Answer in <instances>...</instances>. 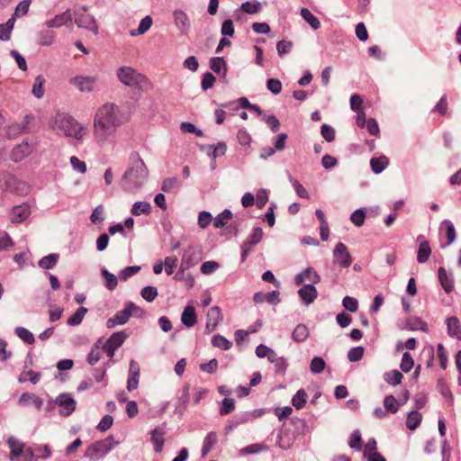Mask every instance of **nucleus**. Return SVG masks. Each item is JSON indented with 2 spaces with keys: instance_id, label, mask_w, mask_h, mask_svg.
<instances>
[{
  "instance_id": "ddd939ff",
  "label": "nucleus",
  "mask_w": 461,
  "mask_h": 461,
  "mask_svg": "<svg viewBox=\"0 0 461 461\" xmlns=\"http://www.w3.org/2000/svg\"><path fill=\"white\" fill-rule=\"evenodd\" d=\"M199 259L195 257V252L193 247H189L183 253L180 270L185 272V270L193 267L198 263Z\"/></svg>"
},
{
  "instance_id": "f704fd0d",
  "label": "nucleus",
  "mask_w": 461,
  "mask_h": 461,
  "mask_svg": "<svg viewBox=\"0 0 461 461\" xmlns=\"http://www.w3.org/2000/svg\"><path fill=\"white\" fill-rule=\"evenodd\" d=\"M309 336L308 328L304 324H299L293 331L292 337L296 342L304 341Z\"/></svg>"
},
{
  "instance_id": "13d9d810",
  "label": "nucleus",
  "mask_w": 461,
  "mask_h": 461,
  "mask_svg": "<svg viewBox=\"0 0 461 461\" xmlns=\"http://www.w3.org/2000/svg\"><path fill=\"white\" fill-rule=\"evenodd\" d=\"M140 270V267H127L119 273V278L122 281H126L128 278L136 275Z\"/></svg>"
},
{
  "instance_id": "9b49d317",
  "label": "nucleus",
  "mask_w": 461,
  "mask_h": 461,
  "mask_svg": "<svg viewBox=\"0 0 461 461\" xmlns=\"http://www.w3.org/2000/svg\"><path fill=\"white\" fill-rule=\"evenodd\" d=\"M31 213L30 207L26 203L13 207L10 212V221L13 223H20L25 221Z\"/></svg>"
},
{
  "instance_id": "c9c22d12",
  "label": "nucleus",
  "mask_w": 461,
  "mask_h": 461,
  "mask_svg": "<svg viewBox=\"0 0 461 461\" xmlns=\"http://www.w3.org/2000/svg\"><path fill=\"white\" fill-rule=\"evenodd\" d=\"M152 23H153V20H152L151 16H149V15L145 16L140 21L138 29L136 31L131 32V35L136 36V35L144 34L147 31L149 30V28L152 25Z\"/></svg>"
},
{
  "instance_id": "09e8293b",
  "label": "nucleus",
  "mask_w": 461,
  "mask_h": 461,
  "mask_svg": "<svg viewBox=\"0 0 461 461\" xmlns=\"http://www.w3.org/2000/svg\"><path fill=\"white\" fill-rule=\"evenodd\" d=\"M414 361L411 355L409 352L403 353L400 365L401 369L407 373L412 369Z\"/></svg>"
},
{
  "instance_id": "9d476101",
  "label": "nucleus",
  "mask_w": 461,
  "mask_h": 461,
  "mask_svg": "<svg viewBox=\"0 0 461 461\" xmlns=\"http://www.w3.org/2000/svg\"><path fill=\"white\" fill-rule=\"evenodd\" d=\"M95 77L77 76L70 79V83L76 86L81 92H91L95 85Z\"/></svg>"
},
{
  "instance_id": "423d86ee",
  "label": "nucleus",
  "mask_w": 461,
  "mask_h": 461,
  "mask_svg": "<svg viewBox=\"0 0 461 461\" xmlns=\"http://www.w3.org/2000/svg\"><path fill=\"white\" fill-rule=\"evenodd\" d=\"M333 263L342 268L349 267L353 261L347 246L342 242L336 244L333 250Z\"/></svg>"
},
{
  "instance_id": "2f4dec72",
  "label": "nucleus",
  "mask_w": 461,
  "mask_h": 461,
  "mask_svg": "<svg viewBox=\"0 0 461 461\" xmlns=\"http://www.w3.org/2000/svg\"><path fill=\"white\" fill-rule=\"evenodd\" d=\"M421 420L422 415L419 411H411L407 417L406 426L409 429L414 430L419 427V425L421 422Z\"/></svg>"
},
{
  "instance_id": "f03ea898",
  "label": "nucleus",
  "mask_w": 461,
  "mask_h": 461,
  "mask_svg": "<svg viewBox=\"0 0 461 461\" xmlns=\"http://www.w3.org/2000/svg\"><path fill=\"white\" fill-rule=\"evenodd\" d=\"M149 170L137 152L130 156V167L125 171L122 180L126 188H138L147 180Z\"/></svg>"
},
{
  "instance_id": "c03bdc74",
  "label": "nucleus",
  "mask_w": 461,
  "mask_h": 461,
  "mask_svg": "<svg viewBox=\"0 0 461 461\" xmlns=\"http://www.w3.org/2000/svg\"><path fill=\"white\" fill-rule=\"evenodd\" d=\"M326 366V363L322 357H315L312 359L310 364V370L313 374H321Z\"/></svg>"
},
{
  "instance_id": "c85d7f7f",
  "label": "nucleus",
  "mask_w": 461,
  "mask_h": 461,
  "mask_svg": "<svg viewBox=\"0 0 461 461\" xmlns=\"http://www.w3.org/2000/svg\"><path fill=\"white\" fill-rule=\"evenodd\" d=\"M301 15L312 29L317 30L321 27L319 19L307 8L301 9Z\"/></svg>"
},
{
  "instance_id": "393cba45",
  "label": "nucleus",
  "mask_w": 461,
  "mask_h": 461,
  "mask_svg": "<svg viewBox=\"0 0 461 461\" xmlns=\"http://www.w3.org/2000/svg\"><path fill=\"white\" fill-rule=\"evenodd\" d=\"M389 165V158L386 156H380L378 158H372L370 166L374 173L379 174Z\"/></svg>"
},
{
  "instance_id": "f3484780",
  "label": "nucleus",
  "mask_w": 461,
  "mask_h": 461,
  "mask_svg": "<svg viewBox=\"0 0 461 461\" xmlns=\"http://www.w3.org/2000/svg\"><path fill=\"white\" fill-rule=\"evenodd\" d=\"M438 278L443 290L447 294H450L454 290V280L452 276L447 273L443 267H440L438 269Z\"/></svg>"
},
{
  "instance_id": "7ed1b4c3",
  "label": "nucleus",
  "mask_w": 461,
  "mask_h": 461,
  "mask_svg": "<svg viewBox=\"0 0 461 461\" xmlns=\"http://www.w3.org/2000/svg\"><path fill=\"white\" fill-rule=\"evenodd\" d=\"M53 128L61 131L66 136L81 140L86 133V128L71 116L57 115Z\"/></svg>"
},
{
  "instance_id": "412c9836",
  "label": "nucleus",
  "mask_w": 461,
  "mask_h": 461,
  "mask_svg": "<svg viewBox=\"0 0 461 461\" xmlns=\"http://www.w3.org/2000/svg\"><path fill=\"white\" fill-rule=\"evenodd\" d=\"M447 334L461 340V324L456 317H449L447 319Z\"/></svg>"
},
{
  "instance_id": "603ef678",
  "label": "nucleus",
  "mask_w": 461,
  "mask_h": 461,
  "mask_svg": "<svg viewBox=\"0 0 461 461\" xmlns=\"http://www.w3.org/2000/svg\"><path fill=\"white\" fill-rule=\"evenodd\" d=\"M38 459H46L50 456L51 449L49 445H36L33 447Z\"/></svg>"
},
{
  "instance_id": "a211bd4d",
  "label": "nucleus",
  "mask_w": 461,
  "mask_h": 461,
  "mask_svg": "<svg viewBox=\"0 0 461 461\" xmlns=\"http://www.w3.org/2000/svg\"><path fill=\"white\" fill-rule=\"evenodd\" d=\"M72 17L69 10L66 12L57 14L54 18L46 22V26L48 28H59L68 23L71 22Z\"/></svg>"
},
{
  "instance_id": "20e7f679",
  "label": "nucleus",
  "mask_w": 461,
  "mask_h": 461,
  "mask_svg": "<svg viewBox=\"0 0 461 461\" xmlns=\"http://www.w3.org/2000/svg\"><path fill=\"white\" fill-rule=\"evenodd\" d=\"M117 442L114 441L113 437H107L104 439L98 440L91 444L86 450V456L91 460H98L104 456L109 451H111Z\"/></svg>"
},
{
  "instance_id": "2eb2a0df",
  "label": "nucleus",
  "mask_w": 461,
  "mask_h": 461,
  "mask_svg": "<svg viewBox=\"0 0 461 461\" xmlns=\"http://www.w3.org/2000/svg\"><path fill=\"white\" fill-rule=\"evenodd\" d=\"M294 434L286 429H282L277 436L276 444L282 449L290 448L294 442Z\"/></svg>"
},
{
  "instance_id": "4d7b16f0",
  "label": "nucleus",
  "mask_w": 461,
  "mask_h": 461,
  "mask_svg": "<svg viewBox=\"0 0 461 461\" xmlns=\"http://www.w3.org/2000/svg\"><path fill=\"white\" fill-rule=\"evenodd\" d=\"M364 356V348L363 347H355L352 348L348 352V358L351 362L359 361Z\"/></svg>"
},
{
  "instance_id": "774afa93",
  "label": "nucleus",
  "mask_w": 461,
  "mask_h": 461,
  "mask_svg": "<svg viewBox=\"0 0 461 461\" xmlns=\"http://www.w3.org/2000/svg\"><path fill=\"white\" fill-rule=\"evenodd\" d=\"M225 66V60L223 58L215 57L210 60V68L215 73H220L221 68Z\"/></svg>"
},
{
  "instance_id": "cd10ccee",
  "label": "nucleus",
  "mask_w": 461,
  "mask_h": 461,
  "mask_svg": "<svg viewBox=\"0 0 461 461\" xmlns=\"http://www.w3.org/2000/svg\"><path fill=\"white\" fill-rule=\"evenodd\" d=\"M14 333L26 344L32 345L35 342L33 334L26 328L17 327L14 330Z\"/></svg>"
},
{
  "instance_id": "0eeeda50",
  "label": "nucleus",
  "mask_w": 461,
  "mask_h": 461,
  "mask_svg": "<svg viewBox=\"0 0 461 461\" xmlns=\"http://www.w3.org/2000/svg\"><path fill=\"white\" fill-rule=\"evenodd\" d=\"M134 310H137V306L132 303H129L123 310L116 312L113 317L108 319L106 322L107 328L113 329L117 325L125 324L132 315Z\"/></svg>"
},
{
  "instance_id": "a18cd8bd",
  "label": "nucleus",
  "mask_w": 461,
  "mask_h": 461,
  "mask_svg": "<svg viewBox=\"0 0 461 461\" xmlns=\"http://www.w3.org/2000/svg\"><path fill=\"white\" fill-rule=\"evenodd\" d=\"M290 182L296 193V194L300 197V198H303V199H310V195H309V193L307 192V190L304 188V186L295 178H293L292 176H290Z\"/></svg>"
},
{
  "instance_id": "864d4df0",
  "label": "nucleus",
  "mask_w": 461,
  "mask_h": 461,
  "mask_svg": "<svg viewBox=\"0 0 461 461\" xmlns=\"http://www.w3.org/2000/svg\"><path fill=\"white\" fill-rule=\"evenodd\" d=\"M294 44L291 41H279L276 44L277 53L280 57H283L285 54H287L291 51Z\"/></svg>"
},
{
  "instance_id": "4468645a",
  "label": "nucleus",
  "mask_w": 461,
  "mask_h": 461,
  "mask_svg": "<svg viewBox=\"0 0 461 461\" xmlns=\"http://www.w3.org/2000/svg\"><path fill=\"white\" fill-rule=\"evenodd\" d=\"M304 281H309L313 285L321 281V276L312 267H307L303 273L295 276L296 285H301Z\"/></svg>"
},
{
  "instance_id": "49530a36",
  "label": "nucleus",
  "mask_w": 461,
  "mask_h": 461,
  "mask_svg": "<svg viewBox=\"0 0 461 461\" xmlns=\"http://www.w3.org/2000/svg\"><path fill=\"white\" fill-rule=\"evenodd\" d=\"M348 445L355 450H361L362 448V438L359 430H354L349 437Z\"/></svg>"
},
{
  "instance_id": "6e6d98bb",
  "label": "nucleus",
  "mask_w": 461,
  "mask_h": 461,
  "mask_svg": "<svg viewBox=\"0 0 461 461\" xmlns=\"http://www.w3.org/2000/svg\"><path fill=\"white\" fill-rule=\"evenodd\" d=\"M256 355L260 358H263V357H267V359L271 358V357L274 358L275 351L272 348H270L263 344H260L256 348Z\"/></svg>"
},
{
  "instance_id": "338daca9",
  "label": "nucleus",
  "mask_w": 461,
  "mask_h": 461,
  "mask_svg": "<svg viewBox=\"0 0 461 461\" xmlns=\"http://www.w3.org/2000/svg\"><path fill=\"white\" fill-rule=\"evenodd\" d=\"M343 306L349 312H355L358 308V302L356 298L346 296L343 299Z\"/></svg>"
},
{
  "instance_id": "6ab92c4d",
  "label": "nucleus",
  "mask_w": 461,
  "mask_h": 461,
  "mask_svg": "<svg viewBox=\"0 0 461 461\" xmlns=\"http://www.w3.org/2000/svg\"><path fill=\"white\" fill-rule=\"evenodd\" d=\"M298 294L304 303L308 305L316 299L318 292L312 285H304L298 291Z\"/></svg>"
},
{
  "instance_id": "8fccbe9b",
  "label": "nucleus",
  "mask_w": 461,
  "mask_h": 461,
  "mask_svg": "<svg viewBox=\"0 0 461 461\" xmlns=\"http://www.w3.org/2000/svg\"><path fill=\"white\" fill-rule=\"evenodd\" d=\"M165 271L167 275L170 276L174 273L175 268L177 267L178 259L175 256L166 257L164 260Z\"/></svg>"
},
{
  "instance_id": "5fc2aeb1",
  "label": "nucleus",
  "mask_w": 461,
  "mask_h": 461,
  "mask_svg": "<svg viewBox=\"0 0 461 461\" xmlns=\"http://www.w3.org/2000/svg\"><path fill=\"white\" fill-rule=\"evenodd\" d=\"M41 377V374L33 370L23 372L20 375V382L30 381L32 384H36Z\"/></svg>"
},
{
  "instance_id": "79ce46f5",
  "label": "nucleus",
  "mask_w": 461,
  "mask_h": 461,
  "mask_svg": "<svg viewBox=\"0 0 461 461\" xmlns=\"http://www.w3.org/2000/svg\"><path fill=\"white\" fill-rule=\"evenodd\" d=\"M102 351H104L103 346L101 347L99 343L95 344L87 356V362L90 365H95L97 363L101 358Z\"/></svg>"
},
{
  "instance_id": "39448f33",
  "label": "nucleus",
  "mask_w": 461,
  "mask_h": 461,
  "mask_svg": "<svg viewBox=\"0 0 461 461\" xmlns=\"http://www.w3.org/2000/svg\"><path fill=\"white\" fill-rule=\"evenodd\" d=\"M119 80L129 86H137L146 81V77L137 73L133 68L130 67H122L118 70L117 73Z\"/></svg>"
},
{
  "instance_id": "bf43d9fd",
  "label": "nucleus",
  "mask_w": 461,
  "mask_h": 461,
  "mask_svg": "<svg viewBox=\"0 0 461 461\" xmlns=\"http://www.w3.org/2000/svg\"><path fill=\"white\" fill-rule=\"evenodd\" d=\"M219 267V263L215 261H206L202 264L200 270L203 275H211L213 272H215Z\"/></svg>"
},
{
  "instance_id": "6e6552de",
  "label": "nucleus",
  "mask_w": 461,
  "mask_h": 461,
  "mask_svg": "<svg viewBox=\"0 0 461 461\" xmlns=\"http://www.w3.org/2000/svg\"><path fill=\"white\" fill-rule=\"evenodd\" d=\"M126 338L127 335L123 331L115 332L111 335L103 345V350L108 357L112 358L114 356L116 349L122 345Z\"/></svg>"
},
{
  "instance_id": "e2e57ef3",
  "label": "nucleus",
  "mask_w": 461,
  "mask_h": 461,
  "mask_svg": "<svg viewBox=\"0 0 461 461\" xmlns=\"http://www.w3.org/2000/svg\"><path fill=\"white\" fill-rule=\"evenodd\" d=\"M54 41V34L50 31L41 32L39 34V44L43 46H49L52 44Z\"/></svg>"
},
{
  "instance_id": "aec40b11",
  "label": "nucleus",
  "mask_w": 461,
  "mask_h": 461,
  "mask_svg": "<svg viewBox=\"0 0 461 461\" xmlns=\"http://www.w3.org/2000/svg\"><path fill=\"white\" fill-rule=\"evenodd\" d=\"M76 23L79 27L86 28L87 30L93 32L95 34H97L99 32V27L96 21L93 16L89 14H84L76 20Z\"/></svg>"
},
{
  "instance_id": "bb28decb",
  "label": "nucleus",
  "mask_w": 461,
  "mask_h": 461,
  "mask_svg": "<svg viewBox=\"0 0 461 461\" xmlns=\"http://www.w3.org/2000/svg\"><path fill=\"white\" fill-rule=\"evenodd\" d=\"M7 444L11 449V459L14 457H17L22 456L24 450V444L14 438V437H10L7 440Z\"/></svg>"
},
{
  "instance_id": "473e14b6",
  "label": "nucleus",
  "mask_w": 461,
  "mask_h": 461,
  "mask_svg": "<svg viewBox=\"0 0 461 461\" xmlns=\"http://www.w3.org/2000/svg\"><path fill=\"white\" fill-rule=\"evenodd\" d=\"M151 210L150 203L148 202H137L132 205L131 214L139 216L141 214H149Z\"/></svg>"
},
{
  "instance_id": "c756f323",
  "label": "nucleus",
  "mask_w": 461,
  "mask_h": 461,
  "mask_svg": "<svg viewBox=\"0 0 461 461\" xmlns=\"http://www.w3.org/2000/svg\"><path fill=\"white\" fill-rule=\"evenodd\" d=\"M399 405H383L377 407L374 411V414L378 419H383L386 417L388 414H394L398 411Z\"/></svg>"
},
{
  "instance_id": "37998d69",
  "label": "nucleus",
  "mask_w": 461,
  "mask_h": 461,
  "mask_svg": "<svg viewBox=\"0 0 461 461\" xmlns=\"http://www.w3.org/2000/svg\"><path fill=\"white\" fill-rule=\"evenodd\" d=\"M262 7H261V4L258 1H254V2H245L241 5V10L246 13V14H258L261 11Z\"/></svg>"
},
{
  "instance_id": "de8ad7c7",
  "label": "nucleus",
  "mask_w": 461,
  "mask_h": 461,
  "mask_svg": "<svg viewBox=\"0 0 461 461\" xmlns=\"http://www.w3.org/2000/svg\"><path fill=\"white\" fill-rule=\"evenodd\" d=\"M140 294L144 300H146L149 303H151L158 296V289L154 286H145L141 290Z\"/></svg>"
},
{
  "instance_id": "680f3d73",
  "label": "nucleus",
  "mask_w": 461,
  "mask_h": 461,
  "mask_svg": "<svg viewBox=\"0 0 461 461\" xmlns=\"http://www.w3.org/2000/svg\"><path fill=\"white\" fill-rule=\"evenodd\" d=\"M321 133L323 139L328 142H331L335 140V131L331 126L328 124H323L321 126Z\"/></svg>"
},
{
  "instance_id": "4be33fe9",
  "label": "nucleus",
  "mask_w": 461,
  "mask_h": 461,
  "mask_svg": "<svg viewBox=\"0 0 461 461\" xmlns=\"http://www.w3.org/2000/svg\"><path fill=\"white\" fill-rule=\"evenodd\" d=\"M173 17L176 26L183 32H185L189 26V18L187 14L182 10H176L173 13Z\"/></svg>"
},
{
  "instance_id": "4c0bfd02",
  "label": "nucleus",
  "mask_w": 461,
  "mask_h": 461,
  "mask_svg": "<svg viewBox=\"0 0 461 461\" xmlns=\"http://www.w3.org/2000/svg\"><path fill=\"white\" fill-rule=\"evenodd\" d=\"M403 378L402 374L398 370H391L384 374V381L392 385H396L401 384Z\"/></svg>"
},
{
  "instance_id": "e433bc0d",
  "label": "nucleus",
  "mask_w": 461,
  "mask_h": 461,
  "mask_svg": "<svg viewBox=\"0 0 461 461\" xmlns=\"http://www.w3.org/2000/svg\"><path fill=\"white\" fill-rule=\"evenodd\" d=\"M101 274L104 279L105 287L110 291L114 290L118 285L117 277L106 269H103Z\"/></svg>"
},
{
  "instance_id": "b1692460",
  "label": "nucleus",
  "mask_w": 461,
  "mask_h": 461,
  "mask_svg": "<svg viewBox=\"0 0 461 461\" xmlns=\"http://www.w3.org/2000/svg\"><path fill=\"white\" fill-rule=\"evenodd\" d=\"M440 231L445 232V236L447 239V242L444 246L450 245L456 240V230H455L453 223L450 221L445 220L441 222Z\"/></svg>"
},
{
  "instance_id": "7c9ffc66",
  "label": "nucleus",
  "mask_w": 461,
  "mask_h": 461,
  "mask_svg": "<svg viewBox=\"0 0 461 461\" xmlns=\"http://www.w3.org/2000/svg\"><path fill=\"white\" fill-rule=\"evenodd\" d=\"M232 218V213L230 210L226 209L218 214L213 220V226L217 229L224 227Z\"/></svg>"
},
{
  "instance_id": "a19ab883",
  "label": "nucleus",
  "mask_w": 461,
  "mask_h": 461,
  "mask_svg": "<svg viewBox=\"0 0 461 461\" xmlns=\"http://www.w3.org/2000/svg\"><path fill=\"white\" fill-rule=\"evenodd\" d=\"M45 78L43 76L39 75L34 81L33 86H32V94L37 98H41L44 95V86Z\"/></svg>"
},
{
  "instance_id": "69168bd1",
  "label": "nucleus",
  "mask_w": 461,
  "mask_h": 461,
  "mask_svg": "<svg viewBox=\"0 0 461 461\" xmlns=\"http://www.w3.org/2000/svg\"><path fill=\"white\" fill-rule=\"evenodd\" d=\"M262 237H263V230L261 228L258 227V228H254L252 230V232L250 233V235L249 236L247 240L249 242H250V244H252V245H257L261 241Z\"/></svg>"
},
{
  "instance_id": "052dcab7",
  "label": "nucleus",
  "mask_w": 461,
  "mask_h": 461,
  "mask_svg": "<svg viewBox=\"0 0 461 461\" xmlns=\"http://www.w3.org/2000/svg\"><path fill=\"white\" fill-rule=\"evenodd\" d=\"M365 219L366 212L361 209L355 211L350 216L351 221L357 227H360L364 224Z\"/></svg>"
},
{
  "instance_id": "58836bf2",
  "label": "nucleus",
  "mask_w": 461,
  "mask_h": 461,
  "mask_svg": "<svg viewBox=\"0 0 461 461\" xmlns=\"http://www.w3.org/2000/svg\"><path fill=\"white\" fill-rule=\"evenodd\" d=\"M212 344L215 348H219L222 350H228L232 346V343L221 335H215L212 339Z\"/></svg>"
},
{
  "instance_id": "a878e982",
  "label": "nucleus",
  "mask_w": 461,
  "mask_h": 461,
  "mask_svg": "<svg viewBox=\"0 0 461 461\" xmlns=\"http://www.w3.org/2000/svg\"><path fill=\"white\" fill-rule=\"evenodd\" d=\"M218 437L217 434L213 431L209 432L205 437L202 448V456H205L212 448L217 444Z\"/></svg>"
},
{
  "instance_id": "f8f14e48",
  "label": "nucleus",
  "mask_w": 461,
  "mask_h": 461,
  "mask_svg": "<svg viewBox=\"0 0 461 461\" xmlns=\"http://www.w3.org/2000/svg\"><path fill=\"white\" fill-rule=\"evenodd\" d=\"M419 249L417 251V261L419 263H425L429 260L431 254V248L427 240L423 236L418 237Z\"/></svg>"
},
{
  "instance_id": "0e129e2a",
  "label": "nucleus",
  "mask_w": 461,
  "mask_h": 461,
  "mask_svg": "<svg viewBox=\"0 0 461 461\" xmlns=\"http://www.w3.org/2000/svg\"><path fill=\"white\" fill-rule=\"evenodd\" d=\"M212 221V217L208 212H201L198 216V225L202 229L208 227Z\"/></svg>"
},
{
  "instance_id": "ea45409f",
  "label": "nucleus",
  "mask_w": 461,
  "mask_h": 461,
  "mask_svg": "<svg viewBox=\"0 0 461 461\" xmlns=\"http://www.w3.org/2000/svg\"><path fill=\"white\" fill-rule=\"evenodd\" d=\"M87 310L85 307H80L77 312L68 319V324L70 326H76L82 322Z\"/></svg>"
},
{
  "instance_id": "5701e85b",
  "label": "nucleus",
  "mask_w": 461,
  "mask_h": 461,
  "mask_svg": "<svg viewBox=\"0 0 461 461\" xmlns=\"http://www.w3.org/2000/svg\"><path fill=\"white\" fill-rule=\"evenodd\" d=\"M150 441L154 445L156 452H161L165 442V431L162 429L156 428L150 432Z\"/></svg>"
},
{
  "instance_id": "72a5a7b5",
  "label": "nucleus",
  "mask_w": 461,
  "mask_h": 461,
  "mask_svg": "<svg viewBox=\"0 0 461 461\" xmlns=\"http://www.w3.org/2000/svg\"><path fill=\"white\" fill-rule=\"evenodd\" d=\"M59 255L58 254H50L48 256L43 257L39 261V267L43 269H51L53 268L58 260H59Z\"/></svg>"
},
{
  "instance_id": "3c124183",
  "label": "nucleus",
  "mask_w": 461,
  "mask_h": 461,
  "mask_svg": "<svg viewBox=\"0 0 461 461\" xmlns=\"http://www.w3.org/2000/svg\"><path fill=\"white\" fill-rule=\"evenodd\" d=\"M437 355H438V358L439 360L441 368L446 369L447 366L448 357H447V350L445 349L444 346L441 343L438 344V346H437Z\"/></svg>"
},
{
  "instance_id": "1a4fd4ad",
  "label": "nucleus",
  "mask_w": 461,
  "mask_h": 461,
  "mask_svg": "<svg viewBox=\"0 0 461 461\" xmlns=\"http://www.w3.org/2000/svg\"><path fill=\"white\" fill-rule=\"evenodd\" d=\"M222 313L218 306L212 307L207 312L205 330L207 333L212 332L222 321Z\"/></svg>"
},
{
  "instance_id": "f257e3e1",
  "label": "nucleus",
  "mask_w": 461,
  "mask_h": 461,
  "mask_svg": "<svg viewBox=\"0 0 461 461\" xmlns=\"http://www.w3.org/2000/svg\"><path fill=\"white\" fill-rule=\"evenodd\" d=\"M130 114L113 103L102 104L95 112L93 135L96 143L105 144L122 124L130 121Z\"/></svg>"
},
{
  "instance_id": "dca6fc26",
  "label": "nucleus",
  "mask_w": 461,
  "mask_h": 461,
  "mask_svg": "<svg viewBox=\"0 0 461 461\" xmlns=\"http://www.w3.org/2000/svg\"><path fill=\"white\" fill-rule=\"evenodd\" d=\"M182 323L187 327H194L197 323V315L193 305L188 304L185 307L181 315Z\"/></svg>"
}]
</instances>
